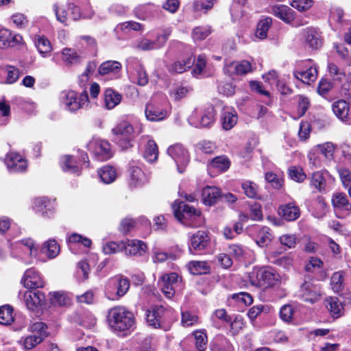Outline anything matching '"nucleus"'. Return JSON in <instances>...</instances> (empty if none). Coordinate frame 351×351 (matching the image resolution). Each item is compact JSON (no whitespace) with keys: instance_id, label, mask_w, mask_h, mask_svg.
<instances>
[{"instance_id":"1","label":"nucleus","mask_w":351,"mask_h":351,"mask_svg":"<svg viewBox=\"0 0 351 351\" xmlns=\"http://www.w3.org/2000/svg\"><path fill=\"white\" fill-rule=\"evenodd\" d=\"M175 217L186 226L198 227L204 223L200 210L184 202L176 200L172 205Z\"/></svg>"},{"instance_id":"2","label":"nucleus","mask_w":351,"mask_h":351,"mask_svg":"<svg viewBox=\"0 0 351 351\" xmlns=\"http://www.w3.org/2000/svg\"><path fill=\"white\" fill-rule=\"evenodd\" d=\"M143 132L141 126L136 132L132 124L126 119L119 121L112 129L113 141L122 149H127L132 146V141L136 135Z\"/></svg>"},{"instance_id":"3","label":"nucleus","mask_w":351,"mask_h":351,"mask_svg":"<svg viewBox=\"0 0 351 351\" xmlns=\"http://www.w3.org/2000/svg\"><path fill=\"white\" fill-rule=\"evenodd\" d=\"M147 322L150 326L169 330L173 321V311L162 305H155L147 311Z\"/></svg>"},{"instance_id":"4","label":"nucleus","mask_w":351,"mask_h":351,"mask_svg":"<svg viewBox=\"0 0 351 351\" xmlns=\"http://www.w3.org/2000/svg\"><path fill=\"white\" fill-rule=\"evenodd\" d=\"M108 322L114 330L123 332L132 330L135 325L134 314L121 306H115L109 311Z\"/></svg>"},{"instance_id":"5","label":"nucleus","mask_w":351,"mask_h":351,"mask_svg":"<svg viewBox=\"0 0 351 351\" xmlns=\"http://www.w3.org/2000/svg\"><path fill=\"white\" fill-rule=\"evenodd\" d=\"M60 102L64 109L75 112L88 104V96L86 90L78 95L73 90H64L61 93Z\"/></svg>"},{"instance_id":"6","label":"nucleus","mask_w":351,"mask_h":351,"mask_svg":"<svg viewBox=\"0 0 351 351\" xmlns=\"http://www.w3.org/2000/svg\"><path fill=\"white\" fill-rule=\"evenodd\" d=\"M216 111L213 106L206 107L199 115L195 110L188 118L189 124L195 128H209L215 121Z\"/></svg>"},{"instance_id":"7","label":"nucleus","mask_w":351,"mask_h":351,"mask_svg":"<svg viewBox=\"0 0 351 351\" xmlns=\"http://www.w3.org/2000/svg\"><path fill=\"white\" fill-rule=\"evenodd\" d=\"M298 295L305 302L314 303L320 299L321 287L316 280L308 277L301 285Z\"/></svg>"},{"instance_id":"8","label":"nucleus","mask_w":351,"mask_h":351,"mask_svg":"<svg viewBox=\"0 0 351 351\" xmlns=\"http://www.w3.org/2000/svg\"><path fill=\"white\" fill-rule=\"evenodd\" d=\"M249 280L254 287H267L274 285L276 275L265 268L254 269L249 273Z\"/></svg>"},{"instance_id":"9","label":"nucleus","mask_w":351,"mask_h":351,"mask_svg":"<svg viewBox=\"0 0 351 351\" xmlns=\"http://www.w3.org/2000/svg\"><path fill=\"white\" fill-rule=\"evenodd\" d=\"M295 78L305 84H310L317 77V67L312 65L311 60L301 62L297 64V70L293 72Z\"/></svg>"},{"instance_id":"10","label":"nucleus","mask_w":351,"mask_h":351,"mask_svg":"<svg viewBox=\"0 0 351 351\" xmlns=\"http://www.w3.org/2000/svg\"><path fill=\"white\" fill-rule=\"evenodd\" d=\"M87 148L99 160H107L112 156L110 144L107 141L99 138H93L87 144Z\"/></svg>"},{"instance_id":"11","label":"nucleus","mask_w":351,"mask_h":351,"mask_svg":"<svg viewBox=\"0 0 351 351\" xmlns=\"http://www.w3.org/2000/svg\"><path fill=\"white\" fill-rule=\"evenodd\" d=\"M167 154L176 163L178 171L182 173L189 162L188 151L181 144L177 143L169 147Z\"/></svg>"},{"instance_id":"12","label":"nucleus","mask_w":351,"mask_h":351,"mask_svg":"<svg viewBox=\"0 0 351 351\" xmlns=\"http://www.w3.org/2000/svg\"><path fill=\"white\" fill-rule=\"evenodd\" d=\"M158 284L164 295L167 298H171L180 285L179 276L174 272L165 274L160 278Z\"/></svg>"},{"instance_id":"13","label":"nucleus","mask_w":351,"mask_h":351,"mask_svg":"<svg viewBox=\"0 0 351 351\" xmlns=\"http://www.w3.org/2000/svg\"><path fill=\"white\" fill-rule=\"evenodd\" d=\"M252 71V64L245 60L226 63L223 67L224 73L232 77L235 75H246Z\"/></svg>"},{"instance_id":"14","label":"nucleus","mask_w":351,"mask_h":351,"mask_svg":"<svg viewBox=\"0 0 351 351\" xmlns=\"http://www.w3.org/2000/svg\"><path fill=\"white\" fill-rule=\"evenodd\" d=\"M5 165L12 173L23 172L27 167L26 160L15 152H10L6 155Z\"/></svg>"},{"instance_id":"15","label":"nucleus","mask_w":351,"mask_h":351,"mask_svg":"<svg viewBox=\"0 0 351 351\" xmlns=\"http://www.w3.org/2000/svg\"><path fill=\"white\" fill-rule=\"evenodd\" d=\"M145 117L151 121H159L167 117V111L155 101L147 104L145 110Z\"/></svg>"},{"instance_id":"16","label":"nucleus","mask_w":351,"mask_h":351,"mask_svg":"<svg viewBox=\"0 0 351 351\" xmlns=\"http://www.w3.org/2000/svg\"><path fill=\"white\" fill-rule=\"evenodd\" d=\"M23 285L27 289L41 288L45 285V281L40 275L34 269H27L21 280Z\"/></svg>"},{"instance_id":"17","label":"nucleus","mask_w":351,"mask_h":351,"mask_svg":"<svg viewBox=\"0 0 351 351\" xmlns=\"http://www.w3.org/2000/svg\"><path fill=\"white\" fill-rule=\"evenodd\" d=\"M209 241V237L205 231L198 230L191 236L189 250L202 251L208 246Z\"/></svg>"},{"instance_id":"18","label":"nucleus","mask_w":351,"mask_h":351,"mask_svg":"<svg viewBox=\"0 0 351 351\" xmlns=\"http://www.w3.org/2000/svg\"><path fill=\"white\" fill-rule=\"evenodd\" d=\"M334 114L342 121L351 125V112L349 104L344 100H338L332 105Z\"/></svg>"},{"instance_id":"19","label":"nucleus","mask_w":351,"mask_h":351,"mask_svg":"<svg viewBox=\"0 0 351 351\" xmlns=\"http://www.w3.org/2000/svg\"><path fill=\"white\" fill-rule=\"evenodd\" d=\"M24 301L29 310L34 311L37 306L45 303V294L40 291H26L24 293Z\"/></svg>"},{"instance_id":"20","label":"nucleus","mask_w":351,"mask_h":351,"mask_svg":"<svg viewBox=\"0 0 351 351\" xmlns=\"http://www.w3.org/2000/svg\"><path fill=\"white\" fill-rule=\"evenodd\" d=\"M278 214L286 221H293L300 216V210L295 203L290 202L279 206Z\"/></svg>"},{"instance_id":"21","label":"nucleus","mask_w":351,"mask_h":351,"mask_svg":"<svg viewBox=\"0 0 351 351\" xmlns=\"http://www.w3.org/2000/svg\"><path fill=\"white\" fill-rule=\"evenodd\" d=\"M270 12L286 23H291L295 18L294 11L285 5H273L271 8Z\"/></svg>"},{"instance_id":"22","label":"nucleus","mask_w":351,"mask_h":351,"mask_svg":"<svg viewBox=\"0 0 351 351\" xmlns=\"http://www.w3.org/2000/svg\"><path fill=\"white\" fill-rule=\"evenodd\" d=\"M23 38L19 34H12L7 29H0V48L12 47L21 43Z\"/></svg>"},{"instance_id":"23","label":"nucleus","mask_w":351,"mask_h":351,"mask_svg":"<svg viewBox=\"0 0 351 351\" xmlns=\"http://www.w3.org/2000/svg\"><path fill=\"white\" fill-rule=\"evenodd\" d=\"M329 177L327 171H317L311 178L310 185L318 192L323 193L326 190V182Z\"/></svg>"},{"instance_id":"24","label":"nucleus","mask_w":351,"mask_h":351,"mask_svg":"<svg viewBox=\"0 0 351 351\" xmlns=\"http://www.w3.org/2000/svg\"><path fill=\"white\" fill-rule=\"evenodd\" d=\"M237 114L234 110L230 108L223 109L221 115V122L223 129L231 130L237 123Z\"/></svg>"},{"instance_id":"25","label":"nucleus","mask_w":351,"mask_h":351,"mask_svg":"<svg viewBox=\"0 0 351 351\" xmlns=\"http://www.w3.org/2000/svg\"><path fill=\"white\" fill-rule=\"evenodd\" d=\"M148 176L138 167H132L130 173V185L131 187H141L148 182Z\"/></svg>"},{"instance_id":"26","label":"nucleus","mask_w":351,"mask_h":351,"mask_svg":"<svg viewBox=\"0 0 351 351\" xmlns=\"http://www.w3.org/2000/svg\"><path fill=\"white\" fill-rule=\"evenodd\" d=\"M147 245L139 240H130L125 243L124 250L127 255L142 256L147 250Z\"/></svg>"},{"instance_id":"27","label":"nucleus","mask_w":351,"mask_h":351,"mask_svg":"<svg viewBox=\"0 0 351 351\" xmlns=\"http://www.w3.org/2000/svg\"><path fill=\"white\" fill-rule=\"evenodd\" d=\"M203 203L207 206L215 204L220 197V191L217 187L207 186L202 189Z\"/></svg>"},{"instance_id":"28","label":"nucleus","mask_w":351,"mask_h":351,"mask_svg":"<svg viewBox=\"0 0 351 351\" xmlns=\"http://www.w3.org/2000/svg\"><path fill=\"white\" fill-rule=\"evenodd\" d=\"M273 238L271 230L268 227L264 226L259 228L257 231L255 241L261 247H265L271 243Z\"/></svg>"},{"instance_id":"29","label":"nucleus","mask_w":351,"mask_h":351,"mask_svg":"<svg viewBox=\"0 0 351 351\" xmlns=\"http://www.w3.org/2000/svg\"><path fill=\"white\" fill-rule=\"evenodd\" d=\"M325 305L333 317H339L343 312L342 303L337 297H330L325 300Z\"/></svg>"},{"instance_id":"30","label":"nucleus","mask_w":351,"mask_h":351,"mask_svg":"<svg viewBox=\"0 0 351 351\" xmlns=\"http://www.w3.org/2000/svg\"><path fill=\"white\" fill-rule=\"evenodd\" d=\"M130 287V282L126 278H120L114 280L112 282V287H109L108 292L114 291L117 297L124 295L128 291Z\"/></svg>"},{"instance_id":"31","label":"nucleus","mask_w":351,"mask_h":351,"mask_svg":"<svg viewBox=\"0 0 351 351\" xmlns=\"http://www.w3.org/2000/svg\"><path fill=\"white\" fill-rule=\"evenodd\" d=\"M34 208L37 212L45 217H49L53 210L52 203L46 197L36 198L34 201Z\"/></svg>"},{"instance_id":"32","label":"nucleus","mask_w":351,"mask_h":351,"mask_svg":"<svg viewBox=\"0 0 351 351\" xmlns=\"http://www.w3.org/2000/svg\"><path fill=\"white\" fill-rule=\"evenodd\" d=\"M60 166L64 171L80 174V169L76 160L71 155H65L60 159Z\"/></svg>"},{"instance_id":"33","label":"nucleus","mask_w":351,"mask_h":351,"mask_svg":"<svg viewBox=\"0 0 351 351\" xmlns=\"http://www.w3.org/2000/svg\"><path fill=\"white\" fill-rule=\"evenodd\" d=\"M143 139L147 140L145 149L144 152V158L149 162H155L158 159V146L152 139H148V136H143Z\"/></svg>"},{"instance_id":"34","label":"nucleus","mask_w":351,"mask_h":351,"mask_svg":"<svg viewBox=\"0 0 351 351\" xmlns=\"http://www.w3.org/2000/svg\"><path fill=\"white\" fill-rule=\"evenodd\" d=\"M211 351H232L233 348L229 341L222 335L216 336L210 343Z\"/></svg>"},{"instance_id":"35","label":"nucleus","mask_w":351,"mask_h":351,"mask_svg":"<svg viewBox=\"0 0 351 351\" xmlns=\"http://www.w3.org/2000/svg\"><path fill=\"white\" fill-rule=\"evenodd\" d=\"M121 69V64L118 61L108 60L103 62L99 68V73L101 75L114 74L116 75Z\"/></svg>"},{"instance_id":"36","label":"nucleus","mask_w":351,"mask_h":351,"mask_svg":"<svg viewBox=\"0 0 351 351\" xmlns=\"http://www.w3.org/2000/svg\"><path fill=\"white\" fill-rule=\"evenodd\" d=\"M187 267L193 275L205 274L210 271V266L206 261H192L188 263Z\"/></svg>"},{"instance_id":"37","label":"nucleus","mask_w":351,"mask_h":351,"mask_svg":"<svg viewBox=\"0 0 351 351\" xmlns=\"http://www.w3.org/2000/svg\"><path fill=\"white\" fill-rule=\"evenodd\" d=\"M122 96L119 93L108 88L104 93V101L106 108L109 110L114 108L121 101Z\"/></svg>"},{"instance_id":"38","label":"nucleus","mask_w":351,"mask_h":351,"mask_svg":"<svg viewBox=\"0 0 351 351\" xmlns=\"http://www.w3.org/2000/svg\"><path fill=\"white\" fill-rule=\"evenodd\" d=\"M35 45L43 57H47L50 55L52 46L50 41L46 37L37 36L35 38Z\"/></svg>"},{"instance_id":"39","label":"nucleus","mask_w":351,"mask_h":351,"mask_svg":"<svg viewBox=\"0 0 351 351\" xmlns=\"http://www.w3.org/2000/svg\"><path fill=\"white\" fill-rule=\"evenodd\" d=\"M306 43L313 49H318L322 45L319 34L313 29H307L304 34Z\"/></svg>"},{"instance_id":"40","label":"nucleus","mask_w":351,"mask_h":351,"mask_svg":"<svg viewBox=\"0 0 351 351\" xmlns=\"http://www.w3.org/2000/svg\"><path fill=\"white\" fill-rule=\"evenodd\" d=\"M332 203L334 207L341 210H351V204L348 202L346 195L342 193H337L333 195Z\"/></svg>"},{"instance_id":"41","label":"nucleus","mask_w":351,"mask_h":351,"mask_svg":"<svg viewBox=\"0 0 351 351\" xmlns=\"http://www.w3.org/2000/svg\"><path fill=\"white\" fill-rule=\"evenodd\" d=\"M41 251L49 258H53L59 254L60 246L56 240L50 239L43 244Z\"/></svg>"},{"instance_id":"42","label":"nucleus","mask_w":351,"mask_h":351,"mask_svg":"<svg viewBox=\"0 0 351 351\" xmlns=\"http://www.w3.org/2000/svg\"><path fill=\"white\" fill-rule=\"evenodd\" d=\"M132 81L139 86H145L149 81L148 75L141 65H138L132 74Z\"/></svg>"},{"instance_id":"43","label":"nucleus","mask_w":351,"mask_h":351,"mask_svg":"<svg viewBox=\"0 0 351 351\" xmlns=\"http://www.w3.org/2000/svg\"><path fill=\"white\" fill-rule=\"evenodd\" d=\"M99 175L104 183L110 184L113 182L117 178V171L111 166H104L101 168Z\"/></svg>"},{"instance_id":"44","label":"nucleus","mask_w":351,"mask_h":351,"mask_svg":"<svg viewBox=\"0 0 351 351\" xmlns=\"http://www.w3.org/2000/svg\"><path fill=\"white\" fill-rule=\"evenodd\" d=\"M194 62L195 58L191 56L186 60L178 61L174 62L169 68V71L174 73H182L184 72L187 69L191 68Z\"/></svg>"},{"instance_id":"45","label":"nucleus","mask_w":351,"mask_h":351,"mask_svg":"<svg viewBox=\"0 0 351 351\" xmlns=\"http://www.w3.org/2000/svg\"><path fill=\"white\" fill-rule=\"evenodd\" d=\"M51 302L55 306H66L70 304V298L63 291H55L50 293Z\"/></svg>"},{"instance_id":"46","label":"nucleus","mask_w":351,"mask_h":351,"mask_svg":"<svg viewBox=\"0 0 351 351\" xmlns=\"http://www.w3.org/2000/svg\"><path fill=\"white\" fill-rule=\"evenodd\" d=\"M272 23V19L270 17H266L258 23L256 32V36L260 39H264L267 37V31L269 29Z\"/></svg>"},{"instance_id":"47","label":"nucleus","mask_w":351,"mask_h":351,"mask_svg":"<svg viewBox=\"0 0 351 351\" xmlns=\"http://www.w3.org/2000/svg\"><path fill=\"white\" fill-rule=\"evenodd\" d=\"M125 247V241H110L103 245L102 250L105 254H112L120 252Z\"/></svg>"},{"instance_id":"48","label":"nucleus","mask_w":351,"mask_h":351,"mask_svg":"<svg viewBox=\"0 0 351 351\" xmlns=\"http://www.w3.org/2000/svg\"><path fill=\"white\" fill-rule=\"evenodd\" d=\"M209 164L212 168L217 169L221 171H225L229 168L230 162L226 156H220L214 158Z\"/></svg>"},{"instance_id":"49","label":"nucleus","mask_w":351,"mask_h":351,"mask_svg":"<svg viewBox=\"0 0 351 351\" xmlns=\"http://www.w3.org/2000/svg\"><path fill=\"white\" fill-rule=\"evenodd\" d=\"M19 247L29 256H35L37 247L32 239H23L18 243Z\"/></svg>"},{"instance_id":"50","label":"nucleus","mask_w":351,"mask_h":351,"mask_svg":"<svg viewBox=\"0 0 351 351\" xmlns=\"http://www.w3.org/2000/svg\"><path fill=\"white\" fill-rule=\"evenodd\" d=\"M217 0H195L193 3V11L207 13L208 11L213 8Z\"/></svg>"},{"instance_id":"51","label":"nucleus","mask_w":351,"mask_h":351,"mask_svg":"<svg viewBox=\"0 0 351 351\" xmlns=\"http://www.w3.org/2000/svg\"><path fill=\"white\" fill-rule=\"evenodd\" d=\"M212 32L210 26H199L193 29L192 38L194 40H202L207 38Z\"/></svg>"},{"instance_id":"52","label":"nucleus","mask_w":351,"mask_h":351,"mask_svg":"<svg viewBox=\"0 0 351 351\" xmlns=\"http://www.w3.org/2000/svg\"><path fill=\"white\" fill-rule=\"evenodd\" d=\"M56 19L58 21L64 25H68L69 22V10H68V5L66 7H58L57 5H53Z\"/></svg>"},{"instance_id":"53","label":"nucleus","mask_w":351,"mask_h":351,"mask_svg":"<svg viewBox=\"0 0 351 351\" xmlns=\"http://www.w3.org/2000/svg\"><path fill=\"white\" fill-rule=\"evenodd\" d=\"M343 274L341 271L335 272L330 279V285L332 290L339 293L343 290Z\"/></svg>"},{"instance_id":"54","label":"nucleus","mask_w":351,"mask_h":351,"mask_svg":"<svg viewBox=\"0 0 351 351\" xmlns=\"http://www.w3.org/2000/svg\"><path fill=\"white\" fill-rule=\"evenodd\" d=\"M13 321V310L9 306H3L0 308V324L7 325Z\"/></svg>"},{"instance_id":"55","label":"nucleus","mask_w":351,"mask_h":351,"mask_svg":"<svg viewBox=\"0 0 351 351\" xmlns=\"http://www.w3.org/2000/svg\"><path fill=\"white\" fill-rule=\"evenodd\" d=\"M315 151L317 153L322 154L326 159H331L332 158L335 146L332 143H326L322 145H318Z\"/></svg>"},{"instance_id":"56","label":"nucleus","mask_w":351,"mask_h":351,"mask_svg":"<svg viewBox=\"0 0 351 351\" xmlns=\"http://www.w3.org/2000/svg\"><path fill=\"white\" fill-rule=\"evenodd\" d=\"M68 10H69V18L72 19L73 21L79 20L81 18H91L93 15V12L91 11L87 15L82 14L80 12V9L78 6L74 5L73 3L68 4Z\"/></svg>"},{"instance_id":"57","label":"nucleus","mask_w":351,"mask_h":351,"mask_svg":"<svg viewBox=\"0 0 351 351\" xmlns=\"http://www.w3.org/2000/svg\"><path fill=\"white\" fill-rule=\"evenodd\" d=\"M199 318L197 315L192 312L186 311L182 313V324L184 327L194 326L198 323Z\"/></svg>"},{"instance_id":"58","label":"nucleus","mask_w":351,"mask_h":351,"mask_svg":"<svg viewBox=\"0 0 351 351\" xmlns=\"http://www.w3.org/2000/svg\"><path fill=\"white\" fill-rule=\"evenodd\" d=\"M62 53L63 60L68 64H75L80 60V56L73 49L65 48Z\"/></svg>"},{"instance_id":"59","label":"nucleus","mask_w":351,"mask_h":351,"mask_svg":"<svg viewBox=\"0 0 351 351\" xmlns=\"http://www.w3.org/2000/svg\"><path fill=\"white\" fill-rule=\"evenodd\" d=\"M242 189L249 198L258 197V186L255 183L251 181H245L242 184Z\"/></svg>"},{"instance_id":"60","label":"nucleus","mask_w":351,"mask_h":351,"mask_svg":"<svg viewBox=\"0 0 351 351\" xmlns=\"http://www.w3.org/2000/svg\"><path fill=\"white\" fill-rule=\"evenodd\" d=\"M136 351H155V346L152 343V338L145 337L139 339L138 346L136 347Z\"/></svg>"},{"instance_id":"61","label":"nucleus","mask_w":351,"mask_h":351,"mask_svg":"<svg viewBox=\"0 0 351 351\" xmlns=\"http://www.w3.org/2000/svg\"><path fill=\"white\" fill-rule=\"evenodd\" d=\"M195 339V346L198 351H204L207 346V337L206 335L202 331H195L194 332Z\"/></svg>"},{"instance_id":"62","label":"nucleus","mask_w":351,"mask_h":351,"mask_svg":"<svg viewBox=\"0 0 351 351\" xmlns=\"http://www.w3.org/2000/svg\"><path fill=\"white\" fill-rule=\"evenodd\" d=\"M290 178L298 182H303L306 179V174L302 169L297 167H291L289 169Z\"/></svg>"},{"instance_id":"63","label":"nucleus","mask_w":351,"mask_h":351,"mask_svg":"<svg viewBox=\"0 0 351 351\" xmlns=\"http://www.w3.org/2000/svg\"><path fill=\"white\" fill-rule=\"evenodd\" d=\"M294 308L291 305L286 304L281 307L280 317L285 322H291L293 319Z\"/></svg>"},{"instance_id":"64","label":"nucleus","mask_w":351,"mask_h":351,"mask_svg":"<svg viewBox=\"0 0 351 351\" xmlns=\"http://www.w3.org/2000/svg\"><path fill=\"white\" fill-rule=\"evenodd\" d=\"M247 248L240 245L233 244L229 246V253L237 258L244 257L247 253Z\"/></svg>"}]
</instances>
